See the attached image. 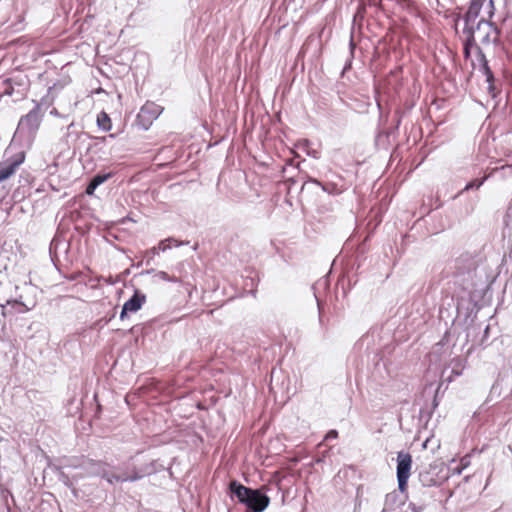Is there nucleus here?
Here are the masks:
<instances>
[{"mask_svg":"<svg viewBox=\"0 0 512 512\" xmlns=\"http://www.w3.org/2000/svg\"><path fill=\"white\" fill-rule=\"evenodd\" d=\"M80 460L81 459H74V458L73 459H68L67 463L63 467L64 468H71V469L80 470L81 469Z\"/></svg>","mask_w":512,"mask_h":512,"instance_id":"obj_32","label":"nucleus"},{"mask_svg":"<svg viewBox=\"0 0 512 512\" xmlns=\"http://www.w3.org/2000/svg\"><path fill=\"white\" fill-rule=\"evenodd\" d=\"M315 462H316V463H320V462H322V458H317V459L315 460Z\"/></svg>","mask_w":512,"mask_h":512,"instance_id":"obj_47","label":"nucleus"},{"mask_svg":"<svg viewBox=\"0 0 512 512\" xmlns=\"http://www.w3.org/2000/svg\"><path fill=\"white\" fill-rule=\"evenodd\" d=\"M81 471H83V475L86 477H101L105 479L109 484H114L116 482H135L142 479L145 476L151 475L157 472L156 462L151 461L147 464H144L140 467H133L127 470H131V473L127 471H122L120 467L116 468L121 471L120 473H113L107 471L108 464L102 461L93 460L90 458L82 457L80 460Z\"/></svg>","mask_w":512,"mask_h":512,"instance_id":"obj_1","label":"nucleus"},{"mask_svg":"<svg viewBox=\"0 0 512 512\" xmlns=\"http://www.w3.org/2000/svg\"><path fill=\"white\" fill-rule=\"evenodd\" d=\"M337 437H338V431L335 429H332L327 432V434L324 437V440H332V439H336Z\"/></svg>","mask_w":512,"mask_h":512,"instance_id":"obj_36","label":"nucleus"},{"mask_svg":"<svg viewBox=\"0 0 512 512\" xmlns=\"http://www.w3.org/2000/svg\"><path fill=\"white\" fill-rule=\"evenodd\" d=\"M474 307L475 303L470 299L465 300L462 298L458 300L456 304L457 315L455 317V321L463 320L464 324H466L474 311Z\"/></svg>","mask_w":512,"mask_h":512,"instance_id":"obj_16","label":"nucleus"},{"mask_svg":"<svg viewBox=\"0 0 512 512\" xmlns=\"http://www.w3.org/2000/svg\"><path fill=\"white\" fill-rule=\"evenodd\" d=\"M503 222L506 227L512 228V203L507 207Z\"/></svg>","mask_w":512,"mask_h":512,"instance_id":"obj_31","label":"nucleus"},{"mask_svg":"<svg viewBox=\"0 0 512 512\" xmlns=\"http://www.w3.org/2000/svg\"><path fill=\"white\" fill-rule=\"evenodd\" d=\"M145 302L146 295L139 290H135L134 294L123 304L120 319L124 320L129 312L135 313L139 311Z\"/></svg>","mask_w":512,"mask_h":512,"instance_id":"obj_12","label":"nucleus"},{"mask_svg":"<svg viewBox=\"0 0 512 512\" xmlns=\"http://www.w3.org/2000/svg\"><path fill=\"white\" fill-rule=\"evenodd\" d=\"M228 494L232 500H237L246 507V512H263L270 504V498L265 489L251 488L237 480L228 484Z\"/></svg>","mask_w":512,"mask_h":512,"instance_id":"obj_2","label":"nucleus"},{"mask_svg":"<svg viewBox=\"0 0 512 512\" xmlns=\"http://www.w3.org/2000/svg\"><path fill=\"white\" fill-rule=\"evenodd\" d=\"M497 80L494 79V81H491V82H486L487 83V91H488V94L493 98L495 99L497 97V95L500 93V90L499 88L497 87V84H496Z\"/></svg>","mask_w":512,"mask_h":512,"instance_id":"obj_29","label":"nucleus"},{"mask_svg":"<svg viewBox=\"0 0 512 512\" xmlns=\"http://www.w3.org/2000/svg\"><path fill=\"white\" fill-rule=\"evenodd\" d=\"M377 107H378L379 110L381 109V104H380L379 101H377Z\"/></svg>","mask_w":512,"mask_h":512,"instance_id":"obj_48","label":"nucleus"},{"mask_svg":"<svg viewBox=\"0 0 512 512\" xmlns=\"http://www.w3.org/2000/svg\"><path fill=\"white\" fill-rule=\"evenodd\" d=\"M310 184L321 187L322 191H324L330 195H339L344 191V189L342 187L338 186L336 183H333V182L322 183L315 178L308 177L307 180H305L302 183V185L300 187V192H303Z\"/></svg>","mask_w":512,"mask_h":512,"instance_id":"obj_13","label":"nucleus"},{"mask_svg":"<svg viewBox=\"0 0 512 512\" xmlns=\"http://www.w3.org/2000/svg\"><path fill=\"white\" fill-rule=\"evenodd\" d=\"M314 296H315V298L317 300V306H318V311H319V323H320L321 326H323L324 324H323V318H322L321 303H320L319 298L316 295V292H314Z\"/></svg>","mask_w":512,"mask_h":512,"instance_id":"obj_38","label":"nucleus"},{"mask_svg":"<svg viewBox=\"0 0 512 512\" xmlns=\"http://www.w3.org/2000/svg\"><path fill=\"white\" fill-rule=\"evenodd\" d=\"M425 488H422L418 491H415L413 493V500H416V501H422L425 499V503H427V500L430 498V495L428 494V492L426 490H424Z\"/></svg>","mask_w":512,"mask_h":512,"instance_id":"obj_30","label":"nucleus"},{"mask_svg":"<svg viewBox=\"0 0 512 512\" xmlns=\"http://www.w3.org/2000/svg\"><path fill=\"white\" fill-rule=\"evenodd\" d=\"M159 249H158V246L157 247H153L151 248L150 250L147 251V255L150 256V259H152L155 255H158L159 254Z\"/></svg>","mask_w":512,"mask_h":512,"instance_id":"obj_41","label":"nucleus"},{"mask_svg":"<svg viewBox=\"0 0 512 512\" xmlns=\"http://www.w3.org/2000/svg\"><path fill=\"white\" fill-rule=\"evenodd\" d=\"M441 388V384H438V386L434 389V385L432 383L426 385L424 387V394L426 393H434V396H433V400L430 404V407L426 406L425 408H421L420 412L422 414H427L428 417H431L432 413L434 412V410L438 407L439 405V390Z\"/></svg>","mask_w":512,"mask_h":512,"instance_id":"obj_18","label":"nucleus"},{"mask_svg":"<svg viewBox=\"0 0 512 512\" xmlns=\"http://www.w3.org/2000/svg\"><path fill=\"white\" fill-rule=\"evenodd\" d=\"M50 114L53 115V116H56V117H63L56 108H53L51 111H50Z\"/></svg>","mask_w":512,"mask_h":512,"instance_id":"obj_45","label":"nucleus"},{"mask_svg":"<svg viewBox=\"0 0 512 512\" xmlns=\"http://www.w3.org/2000/svg\"><path fill=\"white\" fill-rule=\"evenodd\" d=\"M356 48V44L353 40V35H351V39H350V42H349V50H350V56H351V59L354 58V50Z\"/></svg>","mask_w":512,"mask_h":512,"instance_id":"obj_39","label":"nucleus"},{"mask_svg":"<svg viewBox=\"0 0 512 512\" xmlns=\"http://www.w3.org/2000/svg\"><path fill=\"white\" fill-rule=\"evenodd\" d=\"M161 112V106L147 101L137 114L136 125L142 130H148L152 123L160 116Z\"/></svg>","mask_w":512,"mask_h":512,"instance_id":"obj_7","label":"nucleus"},{"mask_svg":"<svg viewBox=\"0 0 512 512\" xmlns=\"http://www.w3.org/2000/svg\"><path fill=\"white\" fill-rule=\"evenodd\" d=\"M352 60H353V59H351V56H349V58L347 59V61H346L345 65H344V67H343V69H342L341 76H344V74H345L348 70H350V69H351V67H352Z\"/></svg>","mask_w":512,"mask_h":512,"instance_id":"obj_37","label":"nucleus"},{"mask_svg":"<svg viewBox=\"0 0 512 512\" xmlns=\"http://www.w3.org/2000/svg\"><path fill=\"white\" fill-rule=\"evenodd\" d=\"M362 13H363V9L359 8V9H358V11H357V13H356V14H355V16H354V19H355L358 15H360V16L362 17V16H363V15H362Z\"/></svg>","mask_w":512,"mask_h":512,"instance_id":"obj_46","label":"nucleus"},{"mask_svg":"<svg viewBox=\"0 0 512 512\" xmlns=\"http://www.w3.org/2000/svg\"><path fill=\"white\" fill-rule=\"evenodd\" d=\"M113 176V173L112 172H108V173H97L95 174L91 180L94 182V184H96L98 187L103 184L104 182H106L108 179H110L111 177Z\"/></svg>","mask_w":512,"mask_h":512,"instance_id":"obj_28","label":"nucleus"},{"mask_svg":"<svg viewBox=\"0 0 512 512\" xmlns=\"http://www.w3.org/2000/svg\"><path fill=\"white\" fill-rule=\"evenodd\" d=\"M476 272V261L470 255H461L455 261V275L463 280H472Z\"/></svg>","mask_w":512,"mask_h":512,"instance_id":"obj_11","label":"nucleus"},{"mask_svg":"<svg viewBox=\"0 0 512 512\" xmlns=\"http://www.w3.org/2000/svg\"><path fill=\"white\" fill-rule=\"evenodd\" d=\"M107 137H91L83 131L74 121L67 125L65 132L60 138V144L67 149H72L73 153L86 148L87 151L94 147L102 145Z\"/></svg>","mask_w":512,"mask_h":512,"instance_id":"obj_3","label":"nucleus"},{"mask_svg":"<svg viewBox=\"0 0 512 512\" xmlns=\"http://www.w3.org/2000/svg\"><path fill=\"white\" fill-rule=\"evenodd\" d=\"M488 330H489V326H487V327H486V329H485V333H487V332H488Z\"/></svg>","mask_w":512,"mask_h":512,"instance_id":"obj_49","label":"nucleus"},{"mask_svg":"<svg viewBox=\"0 0 512 512\" xmlns=\"http://www.w3.org/2000/svg\"><path fill=\"white\" fill-rule=\"evenodd\" d=\"M7 305H11L12 307H15V306H21V307H23L24 309H22V310H18V312H19V313H22V312H24V311H28V310H29V309L26 307V305H25L22 301H20V300H16V299H9V300H7V301H6V303H5V304H1V305H0V307H1V309H2V315H3V316H6V311H5V309H6V306H7Z\"/></svg>","mask_w":512,"mask_h":512,"instance_id":"obj_25","label":"nucleus"},{"mask_svg":"<svg viewBox=\"0 0 512 512\" xmlns=\"http://www.w3.org/2000/svg\"><path fill=\"white\" fill-rule=\"evenodd\" d=\"M281 372L277 373L275 369L271 371V381H270V390L274 391L275 389V380L279 379ZM282 381L281 386L283 389H285L288 392V386H289V378L287 376L281 375Z\"/></svg>","mask_w":512,"mask_h":512,"instance_id":"obj_23","label":"nucleus"},{"mask_svg":"<svg viewBox=\"0 0 512 512\" xmlns=\"http://www.w3.org/2000/svg\"><path fill=\"white\" fill-rule=\"evenodd\" d=\"M29 88L26 75H15L0 81V96H15L16 100L23 99Z\"/></svg>","mask_w":512,"mask_h":512,"instance_id":"obj_5","label":"nucleus"},{"mask_svg":"<svg viewBox=\"0 0 512 512\" xmlns=\"http://www.w3.org/2000/svg\"><path fill=\"white\" fill-rule=\"evenodd\" d=\"M486 177H483L481 179H473L469 181L463 189H461L454 197L453 199L458 201L460 207L457 212L458 216L460 218H465L471 215L479 201L478 195L474 196H466L465 193L470 190H478L485 182Z\"/></svg>","mask_w":512,"mask_h":512,"instance_id":"obj_4","label":"nucleus"},{"mask_svg":"<svg viewBox=\"0 0 512 512\" xmlns=\"http://www.w3.org/2000/svg\"><path fill=\"white\" fill-rule=\"evenodd\" d=\"M97 185L90 179L89 183L86 186L85 193L89 196L93 195L95 190L97 189Z\"/></svg>","mask_w":512,"mask_h":512,"instance_id":"obj_34","label":"nucleus"},{"mask_svg":"<svg viewBox=\"0 0 512 512\" xmlns=\"http://www.w3.org/2000/svg\"><path fill=\"white\" fill-rule=\"evenodd\" d=\"M320 286L325 288L327 286V281L325 279H320L319 281H317L315 283V285H313V289L315 290V289H317V287H320Z\"/></svg>","mask_w":512,"mask_h":512,"instance_id":"obj_42","label":"nucleus"},{"mask_svg":"<svg viewBox=\"0 0 512 512\" xmlns=\"http://www.w3.org/2000/svg\"><path fill=\"white\" fill-rule=\"evenodd\" d=\"M52 470L56 474L58 480L60 482H62L67 488H69L71 490V492L73 493L74 497L77 498L78 497V491L75 488V486H73V480L71 478V475L65 473L64 467L56 466L55 465V466L52 467Z\"/></svg>","mask_w":512,"mask_h":512,"instance_id":"obj_20","label":"nucleus"},{"mask_svg":"<svg viewBox=\"0 0 512 512\" xmlns=\"http://www.w3.org/2000/svg\"><path fill=\"white\" fill-rule=\"evenodd\" d=\"M462 374V370L459 368V362H456L455 366L451 370V374L447 377V381L451 382L453 377H458Z\"/></svg>","mask_w":512,"mask_h":512,"instance_id":"obj_33","label":"nucleus"},{"mask_svg":"<svg viewBox=\"0 0 512 512\" xmlns=\"http://www.w3.org/2000/svg\"><path fill=\"white\" fill-rule=\"evenodd\" d=\"M97 125L103 131L111 129V120L105 112H101L97 117Z\"/></svg>","mask_w":512,"mask_h":512,"instance_id":"obj_24","label":"nucleus"},{"mask_svg":"<svg viewBox=\"0 0 512 512\" xmlns=\"http://www.w3.org/2000/svg\"><path fill=\"white\" fill-rule=\"evenodd\" d=\"M406 492H401L398 490H393L390 493H387L384 500V506L382 509V512H390L394 511L398 507L404 504L405 497L402 496V494H405Z\"/></svg>","mask_w":512,"mask_h":512,"instance_id":"obj_14","label":"nucleus"},{"mask_svg":"<svg viewBox=\"0 0 512 512\" xmlns=\"http://www.w3.org/2000/svg\"><path fill=\"white\" fill-rule=\"evenodd\" d=\"M477 57H478V60L480 61V72L485 76V81L486 82H491V81H494L495 76H494V73L492 71V69L490 68L489 64H488V60L486 59V56L483 52V50L481 49V47H477Z\"/></svg>","mask_w":512,"mask_h":512,"instance_id":"obj_19","label":"nucleus"},{"mask_svg":"<svg viewBox=\"0 0 512 512\" xmlns=\"http://www.w3.org/2000/svg\"><path fill=\"white\" fill-rule=\"evenodd\" d=\"M418 479L422 488L433 487L438 485L439 483L436 468L432 466L420 470L418 474Z\"/></svg>","mask_w":512,"mask_h":512,"instance_id":"obj_17","label":"nucleus"},{"mask_svg":"<svg viewBox=\"0 0 512 512\" xmlns=\"http://www.w3.org/2000/svg\"><path fill=\"white\" fill-rule=\"evenodd\" d=\"M24 159V153H19L13 158V160L0 165V182L8 179L12 174H14L16 168L24 161Z\"/></svg>","mask_w":512,"mask_h":512,"instance_id":"obj_15","label":"nucleus"},{"mask_svg":"<svg viewBox=\"0 0 512 512\" xmlns=\"http://www.w3.org/2000/svg\"><path fill=\"white\" fill-rule=\"evenodd\" d=\"M188 243V241H179L173 237H169L159 242L158 249L159 251L165 252L166 250L170 249L172 245H174L175 247H180Z\"/></svg>","mask_w":512,"mask_h":512,"instance_id":"obj_22","label":"nucleus"},{"mask_svg":"<svg viewBox=\"0 0 512 512\" xmlns=\"http://www.w3.org/2000/svg\"><path fill=\"white\" fill-rule=\"evenodd\" d=\"M42 118L43 113L41 112V105L37 103L26 115L20 118L18 129H27L30 133H34L38 130L42 122Z\"/></svg>","mask_w":512,"mask_h":512,"instance_id":"obj_10","label":"nucleus"},{"mask_svg":"<svg viewBox=\"0 0 512 512\" xmlns=\"http://www.w3.org/2000/svg\"><path fill=\"white\" fill-rule=\"evenodd\" d=\"M501 170L504 171V174L512 175V164L511 165L502 166Z\"/></svg>","mask_w":512,"mask_h":512,"instance_id":"obj_44","label":"nucleus"},{"mask_svg":"<svg viewBox=\"0 0 512 512\" xmlns=\"http://www.w3.org/2000/svg\"><path fill=\"white\" fill-rule=\"evenodd\" d=\"M396 477L401 492H407L408 480L412 468V456L405 451L397 452Z\"/></svg>","mask_w":512,"mask_h":512,"instance_id":"obj_6","label":"nucleus"},{"mask_svg":"<svg viewBox=\"0 0 512 512\" xmlns=\"http://www.w3.org/2000/svg\"><path fill=\"white\" fill-rule=\"evenodd\" d=\"M298 181L296 179H294L293 177L292 178H289L287 180V183H288V191L290 192L293 188V186L297 183Z\"/></svg>","mask_w":512,"mask_h":512,"instance_id":"obj_43","label":"nucleus"},{"mask_svg":"<svg viewBox=\"0 0 512 512\" xmlns=\"http://www.w3.org/2000/svg\"><path fill=\"white\" fill-rule=\"evenodd\" d=\"M483 26H487L490 30H493L495 33V37L493 38V43H499V35L501 33L500 29L496 26L495 23L486 19L485 16H482L477 23L476 22H464L463 34L466 36L465 39H475L476 31H481Z\"/></svg>","mask_w":512,"mask_h":512,"instance_id":"obj_9","label":"nucleus"},{"mask_svg":"<svg viewBox=\"0 0 512 512\" xmlns=\"http://www.w3.org/2000/svg\"><path fill=\"white\" fill-rule=\"evenodd\" d=\"M71 478L73 480V486H75L76 483H78L81 479L87 478L83 475V471L79 470L78 472L71 475Z\"/></svg>","mask_w":512,"mask_h":512,"instance_id":"obj_35","label":"nucleus"},{"mask_svg":"<svg viewBox=\"0 0 512 512\" xmlns=\"http://www.w3.org/2000/svg\"><path fill=\"white\" fill-rule=\"evenodd\" d=\"M426 506L427 503H425V499L422 501H416L412 499L408 504V508L412 512H423L426 509Z\"/></svg>","mask_w":512,"mask_h":512,"instance_id":"obj_27","label":"nucleus"},{"mask_svg":"<svg viewBox=\"0 0 512 512\" xmlns=\"http://www.w3.org/2000/svg\"><path fill=\"white\" fill-rule=\"evenodd\" d=\"M145 273L146 274H153L154 278H157V279H160V280H163V281L172 282V283H181V278L180 277H177L175 275H169L165 271H156L155 269H149V270H146Z\"/></svg>","mask_w":512,"mask_h":512,"instance_id":"obj_21","label":"nucleus"},{"mask_svg":"<svg viewBox=\"0 0 512 512\" xmlns=\"http://www.w3.org/2000/svg\"><path fill=\"white\" fill-rule=\"evenodd\" d=\"M483 8L487 14L486 19L490 20L493 17L495 10L493 0H471L466 13L462 17L463 21L476 22Z\"/></svg>","mask_w":512,"mask_h":512,"instance_id":"obj_8","label":"nucleus"},{"mask_svg":"<svg viewBox=\"0 0 512 512\" xmlns=\"http://www.w3.org/2000/svg\"><path fill=\"white\" fill-rule=\"evenodd\" d=\"M475 47L477 49L476 41L475 39H465L463 42V56L466 60H468L471 57V49Z\"/></svg>","mask_w":512,"mask_h":512,"instance_id":"obj_26","label":"nucleus"},{"mask_svg":"<svg viewBox=\"0 0 512 512\" xmlns=\"http://www.w3.org/2000/svg\"><path fill=\"white\" fill-rule=\"evenodd\" d=\"M490 31H491V30L489 29V31H487V32L483 35V37L481 38V43H483V44H488V43H490V42H493V39H492V40L490 39Z\"/></svg>","mask_w":512,"mask_h":512,"instance_id":"obj_40","label":"nucleus"}]
</instances>
